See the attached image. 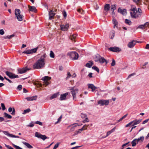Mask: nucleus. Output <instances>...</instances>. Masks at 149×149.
<instances>
[{
  "mask_svg": "<svg viewBox=\"0 0 149 149\" xmlns=\"http://www.w3.org/2000/svg\"><path fill=\"white\" fill-rule=\"evenodd\" d=\"M149 25V23L148 22H146L144 24L141 25H139L138 28L141 29H144L147 27H148Z\"/></svg>",
  "mask_w": 149,
  "mask_h": 149,
  "instance_id": "14",
  "label": "nucleus"
},
{
  "mask_svg": "<svg viewBox=\"0 0 149 149\" xmlns=\"http://www.w3.org/2000/svg\"><path fill=\"white\" fill-rule=\"evenodd\" d=\"M30 69V68H28L26 67H25L23 68L18 69V71L19 73L22 74L26 72L27 71Z\"/></svg>",
  "mask_w": 149,
  "mask_h": 149,
  "instance_id": "11",
  "label": "nucleus"
},
{
  "mask_svg": "<svg viewBox=\"0 0 149 149\" xmlns=\"http://www.w3.org/2000/svg\"><path fill=\"white\" fill-rule=\"evenodd\" d=\"M77 11L81 13V14H83V10H81L80 9H78L77 10Z\"/></svg>",
  "mask_w": 149,
  "mask_h": 149,
  "instance_id": "63",
  "label": "nucleus"
},
{
  "mask_svg": "<svg viewBox=\"0 0 149 149\" xmlns=\"http://www.w3.org/2000/svg\"><path fill=\"white\" fill-rule=\"evenodd\" d=\"M49 19H51L53 18L55 15V13H54L51 10L49 12Z\"/></svg>",
  "mask_w": 149,
  "mask_h": 149,
  "instance_id": "22",
  "label": "nucleus"
},
{
  "mask_svg": "<svg viewBox=\"0 0 149 149\" xmlns=\"http://www.w3.org/2000/svg\"><path fill=\"white\" fill-rule=\"evenodd\" d=\"M50 56L51 58H54V54L52 51H50Z\"/></svg>",
  "mask_w": 149,
  "mask_h": 149,
  "instance_id": "45",
  "label": "nucleus"
},
{
  "mask_svg": "<svg viewBox=\"0 0 149 149\" xmlns=\"http://www.w3.org/2000/svg\"><path fill=\"white\" fill-rule=\"evenodd\" d=\"M132 125V122L131 121V122H130L129 123H128V124L126 125L125 126V127H128L129 126L131 125Z\"/></svg>",
  "mask_w": 149,
  "mask_h": 149,
  "instance_id": "55",
  "label": "nucleus"
},
{
  "mask_svg": "<svg viewBox=\"0 0 149 149\" xmlns=\"http://www.w3.org/2000/svg\"><path fill=\"white\" fill-rule=\"evenodd\" d=\"M16 17L17 18L18 20L19 21H21L23 19V16L21 14L16 16Z\"/></svg>",
  "mask_w": 149,
  "mask_h": 149,
  "instance_id": "31",
  "label": "nucleus"
},
{
  "mask_svg": "<svg viewBox=\"0 0 149 149\" xmlns=\"http://www.w3.org/2000/svg\"><path fill=\"white\" fill-rule=\"evenodd\" d=\"M34 123L38 124L40 125H42V123L40 121H36V122H35Z\"/></svg>",
  "mask_w": 149,
  "mask_h": 149,
  "instance_id": "51",
  "label": "nucleus"
},
{
  "mask_svg": "<svg viewBox=\"0 0 149 149\" xmlns=\"http://www.w3.org/2000/svg\"><path fill=\"white\" fill-rule=\"evenodd\" d=\"M142 119H135V120L132 121V126H133L134 125H137L140 123L142 121Z\"/></svg>",
  "mask_w": 149,
  "mask_h": 149,
  "instance_id": "17",
  "label": "nucleus"
},
{
  "mask_svg": "<svg viewBox=\"0 0 149 149\" xmlns=\"http://www.w3.org/2000/svg\"><path fill=\"white\" fill-rule=\"evenodd\" d=\"M130 10V14L132 18H137L139 17L136 7L132 8Z\"/></svg>",
  "mask_w": 149,
  "mask_h": 149,
  "instance_id": "3",
  "label": "nucleus"
},
{
  "mask_svg": "<svg viewBox=\"0 0 149 149\" xmlns=\"http://www.w3.org/2000/svg\"><path fill=\"white\" fill-rule=\"evenodd\" d=\"M149 120V119L145 120L143 121V122L142 124H145L146 123H147Z\"/></svg>",
  "mask_w": 149,
  "mask_h": 149,
  "instance_id": "60",
  "label": "nucleus"
},
{
  "mask_svg": "<svg viewBox=\"0 0 149 149\" xmlns=\"http://www.w3.org/2000/svg\"><path fill=\"white\" fill-rule=\"evenodd\" d=\"M22 53H24L27 54H31L30 50H28L26 51H25L22 52Z\"/></svg>",
  "mask_w": 149,
  "mask_h": 149,
  "instance_id": "42",
  "label": "nucleus"
},
{
  "mask_svg": "<svg viewBox=\"0 0 149 149\" xmlns=\"http://www.w3.org/2000/svg\"><path fill=\"white\" fill-rule=\"evenodd\" d=\"M125 22L126 24H128L129 25H130L131 24V22L129 20L127 19H126L125 20Z\"/></svg>",
  "mask_w": 149,
  "mask_h": 149,
  "instance_id": "40",
  "label": "nucleus"
},
{
  "mask_svg": "<svg viewBox=\"0 0 149 149\" xmlns=\"http://www.w3.org/2000/svg\"><path fill=\"white\" fill-rule=\"evenodd\" d=\"M92 68L93 69V70L96 71L97 72H99V69L96 66H93L92 67Z\"/></svg>",
  "mask_w": 149,
  "mask_h": 149,
  "instance_id": "43",
  "label": "nucleus"
},
{
  "mask_svg": "<svg viewBox=\"0 0 149 149\" xmlns=\"http://www.w3.org/2000/svg\"><path fill=\"white\" fill-rule=\"evenodd\" d=\"M5 145L6 147L8 149H14L13 148L11 147L9 145H8L6 144H5Z\"/></svg>",
  "mask_w": 149,
  "mask_h": 149,
  "instance_id": "54",
  "label": "nucleus"
},
{
  "mask_svg": "<svg viewBox=\"0 0 149 149\" xmlns=\"http://www.w3.org/2000/svg\"><path fill=\"white\" fill-rule=\"evenodd\" d=\"M112 15L113 18H114L115 16V13L114 12V10H113L112 12Z\"/></svg>",
  "mask_w": 149,
  "mask_h": 149,
  "instance_id": "59",
  "label": "nucleus"
},
{
  "mask_svg": "<svg viewBox=\"0 0 149 149\" xmlns=\"http://www.w3.org/2000/svg\"><path fill=\"white\" fill-rule=\"evenodd\" d=\"M4 115L5 116L8 118L10 119L12 118V116L11 115L8 114L6 113H4Z\"/></svg>",
  "mask_w": 149,
  "mask_h": 149,
  "instance_id": "38",
  "label": "nucleus"
},
{
  "mask_svg": "<svg viewBox=\"0 0 149 149\" xmlns=\"http://www.w3.org/2000/svg\"><path fill=\"white\" fill-rule=\"evenodd\" d=\"M69 26L68 24H66L65 25H60L61 30L63 31H67Z\"/></svg>",
  "mask_w": 149,
  "mask_h": 149,
  "instance_id": "13",
  "label": "nucleus"
},
{
  "mask_svg": "<svg viewBox=\"0 0 149 149\" xmlns=\"http://www.w3.org/2000/svg\"><path fill=\"white\" fill-rule=\"evenodd\" d=\"M110 8V5L109 4H106L104 7V10L106 12L109 10Z\"/></svg>",
  "mask_w": 149,
  "mask_h": 149,
  "instance_id": "30",
  "label": "nucleus"
},
{
  "mask_svg": "<svg viewBox=\"0 0 149 149\" xmlns=\"http://www.w3.org/2000/svg\"><path fill=\"white\" fill-rule=\"evenodd\" d=\"M144 139V137L143 136H141L138 139H136L137 143H138L139 142H142L143 141Z\"/></svg>",
  "mask_w": 149,
  "mask_h": 149,
  "instance_id": "28",
  "label": "nucleus"
},
{
  "mask_svg": "<svg viewBox=\"0 0 149 149\" xmlns=\"http://www.w3.org/2000/svg\"><path fill=\"white\" fill-rule=\"evenodd\" d=\"M68 55L70 56L72 60L77 59L79 57L78 53L75 52H72L68 54Z\"/></svg>",
  "mask_w": 149,
  "mask_h": 149,
  "instance_id": "4",
  "label": "nucleus"
},
{
  "mask_svg": "<svg viewBox=\"0 0 149 149\" xmlns=\"http://www.w3.org/2000/svg\"><path fill=\"white\" fill-rule=\"evenodd\" d=\"M81 146H76L75 147H73L72 148V149H77L79 148Z\"/></svg>",
  "mask_w": 149,
  "mask_h": 149,
  "instance_id": "64",
  "label": "nucleus"
},
{
  "mask_svg": "<svg viewBox=\"0 0 149 149\" xmlns=\"http://www.w3.org/2000/svg\"><path fill=\"white\" fill-rule=\"evenodd\" d=\"M71 92L73 97V100H76V94L79 91L78 88H72L70 89Z\"/></svg>",
  "mask_w": 149,
  "mask_h": 149,
  "instance_id": "6",
  "label": "nucleus"
},
{
  "mask_svg": "<svg viewBox=\"0 0 149 149\" xmlns=\"http://www.w3.org/2000/svg\"><path fill=\"white\" fill-rule=\"evenodd\" d=\"M59 144L60 143H56L54 146L53 149H56V148L58 147Z\"/></svg>",
  "mask_w": 149,
  "mask_h": 149,
  "instance_id": "52",
  "label": "nucleus"
},
{
  "mask_svg": "<svg viewBox=\"0 0 149 149\" xmlns=\"http://www.w3.org/2000/svg\"><path fill=\"white\" fill-rule=\"evenodd\" d=\"M51 78L50 77L48 76H45L43 77L42 80L44 81L43 82V85L46 86L50 84V82L49 81L51 79Z\"/></svg>",
  "mask_w": 149,
  "mask_h": 149,
  "instance_id": "5",
  "label": "nucleus"
},
{
  "mask_svg": "<svg viewBox=\"0 0 149 149\" xmlns=\"http://www.w3.org/2000/svg\"><path fill=\"white\" fill-rule=\"evenodd\" d=\"M88 88L91 89L92 92H93L97 88V87L95 86L94 85L92 84H88Z\"/></svg>",
  "mask_w": 149,
  "mask_h": 149,
  "instance_id": "16",
  "label": "nucleus"
},
{
  "mask_svg": "<svg viewBox=\"0 0 149 149\" xmlns=\"http://www.w3.org/2000/svg\"><path fill=\"white\" fill-rule=\"evenodd\" d=\"M115 31H112L110 33V38L113 39L114 36Z\"/></svg>",
  "mask_w": 149,
  "mask_h": 149,
  "instance_id": "32",
  "label": "nucleus"
},
{
  "mask_svg": "<svg viewBox=\"0 0 149 149\" xmlns=\"http://www.w3.org/2000/svg\"><path fill=\"white\" fill-rule=\"evenodd\" d=\"M31 111L29 109H28L26 110H25L24 111V112L22 113L23 114H25Z\"/></svg>",
  "mask_w": 149,
  "mask_h": 149,
  "instance_id": "41",
  "label": "nucleus"
},
{
  "mask_svg": "<svg viewBox=\"0 0 149 149\" xmlns=\"http://www.w3.org/2000/svg\"><path fill=\"white\" fill-rule=\"evenodd\" d=\"M15 12L16 17L20 15V10L16 9L15 10Z\"/></svg>",
  "mask_w": 149,
  "mask_h": 149,
  "instance_id": "29",
  "label": "nucleus"
},
{
  "mask_svg": "<svg viewBox=\"0 0 149 149\" xmlns=\"http://www.w3.org/2000/svg\"><path fill=\"white\" fill-rule=\"evenodd\" d=\"M47 55L45 54L42 55L34 64L33 68L34 69H40L45 67V64L46 58Z\"/></svg>",
  "mask_w": 149,
  "mask_h": 149,
  "instance_id": "1",
  "label": "nucleus"
},
{
  "mask_svg": "<svg viewBox=\"0 0 149 149\" xmlns=\"http://www.w3.org/2000/svg\"><path fill=\"white\" fill-rule=\"evenodd\" d=\"M94 60L95 62L99 63L101 64L105 63V64H106L108 62L103 57L98 54L94 58Z\"/></svg>",
  "mask_w": 149,
  "mask_h": 149,
  "instance_id": "2",
  "label": "nucleus"
},
{
  "mask_svg": "<svg viewBox=\"0 0 149 149\" xmlns=\"http://www.w3.org/2000/svg\"><path fill=\"white\" fill-rule=\"evenodd\" d=\"M34 125L32 123H30L29 125H28L27 126L28 127H32L34 126Z\"/></svg>",
  "mask_w": 149,
  "mask_h": 149,
  "instance_id": "61",
  "label": "nucleus"
},
{
  "mask_svg": "<svg viewBox=\"0 0 149 149\" xmlns=\"http://www.w3.org/2000/svg\"><path fill=\"white\" fill-rule=\"evenodd\" d=\"M4 33V31L3 29H1L0 30V34L1 35H3Z\"/></svg>",
  "mask_w": 149,
  "mask_h": 149,
  "instance_id": "57",
  "label": "nucleus"
},
{
  "mask_svg": "<svg viewBox=\"0 0 149 149\" xmlns=\"http://www.w3.org/2000/svg\"><path fill=\"white\" fill-rule=\"evenodd\" d=\"M93 64V61H90L86 64V66L87 67L90 68Z\"/></svg>",
  "mask_w": 149,
  "mask_h": 149,
  "instance_id": "25",
  "label": "nucleus"
},
{
  "mask_svg": "<svg viewBox=\"0 0 149 149\" xmlns=\"http://www.w3.org/2000/svg\"><path fill=\"white\" fill-rule=\"evenodd\" d=\"M98 104H100V106L107 105L109 103V100H100L98 101Z\"/></svg>",
  "mask_w": 149,
  "mask_h": 149,
  "instance_id": "7",
  "label": "nucleus"
},
{
  "mask_svg": "<svg viewBox=\"0 0 149 149\" xmlns=\"http://www.w3.org/2000/svg\"><path fill=\"white\" fill-rule=\"evenodd\" d=\"M35 136L38 138L42 139L43 140H44L47 138V137L45 135H42L38 132H36L35 133Z\"/></svg>",
  "mask_w": 149,
  "mask_h": 149,
  "instance_id": "8",
  "label": "nucleus"
},
{
  "mask_svg": "<svg viewBox=\"0 0 149 149\" xmlns=\"http://www.w3.org/2000/svg\"><path fill=\"white\" fill-rule=\"evenodd\" d=\"M14 36V34H12L10 36H5L3 37L5 39H10Z\"/></svg>",
  "mask_w": 149,
  "mask_h": 149,
  "instance_id": "35",
  "label": "nucleus"
},
{
  "mask_svg": "<svg viewBox=\"0 0 149 149\" xmlns=\"http://www.w3.org/2000/svg\"><path fill=\"white\" fill-rule=\"evenodd\" d=\"M60 94L59 92H58L57 93H55L52 95L51 96L49 97V99L50 100H52L54 98H56Z\"/></svg>",
  "mask_w": 149,
  "mask_h": 149,
  "instance_id": "18",
  "label": "nucleus"
},
{
  "mask_svg": "<svg viewBox=\"0 0 149 149\" xmlns=\"http://www.w3.org/2000/svg\"><path fill=\"white\" fill-rule=\"evenodd\" d=\"M68 93L67 92L63 94H61L60 95V97L59 98V100H63L66 99V96L68 95Z\"/></svg>",
  "mask_w": 149,
  "mask_h": 149,
  "instance_id": "15",
  "label": "nucleus"
},
{
  "mask_svg": "<svg viewBox=\"0 0 149 149\" xmlns=\"http://www.w3.org/2000/svg\"><path fill=\"white\" fill-rule=\"evenodd\" d=\"M38 47H37L36 48H35L34 49H31L30 51H31V54H32L33 53H35L36 52L37 49H38Z\"/></svg>",
  "mask_w": 149,
  "mask_h": 149,
  "instance_id": "36",
  "label": "nucleus"
},
{
  "mask_svg": "<svg viewBox=\"0 0 149 149\" xmlns=\"http://www.w3.org/2000/svg\"><path fill=\"white\" fill-rule=\"evenodd\" d=\"M22 143L29 148L31 149L33 148V147L27 143L25 142H22Z\"/></svg>",
  "mask_w": 149,
  "mask_h": 149,
  "instance_id": "27",
  "label": "nucleus"
},
{
  "mask_svg": "<svg viewBox=\"0 0 149 149\" xmlns=\"http://www.w3.org/2000/svg\"><path fill=\"white\" fill-rule=\"evenodd\" d=\"M12 112L11 113V114L13 115H14L15 114V110L14 108H13Z\"/></svg>",
  "mask_w": 149,
  "mask_h": 149,
  "instance_id": "58",
  "label": "nucleus"
},
{
  "mask_svg": "<svg viewBox=\"0 0 149 149\" xmlns=\"http://www.w3.org/2000/svg\"><path fill=\"white\" fill-rule=\"evenodd\" d=\"M62 118V116H61L58 119V120L55 123V124H56L60 122L61 120V119Z\"/></svg>",
  "mask_w": 149,
  "mask_h": 149,
  "instance_id": "47",
  "label": "nucleus"
},
{
  "mask_svg": "<svg viewBox=\"0 0 149 149\" xmlns=\"http://www.w3.org/2000/svg\"><path fill=\"white\" fill-rule=\"evenodd\" d=\"M137 141L136 139H135L132 142V146H135L136 144Z\"/></svg>",
  "mask_w": 149,
  "mask_h": 149,
  "instance_id": "34",
  "label": "nucleus"
},
{
  "mask_svg": "<svg viewBox=\"0 0 149 149\" xmlns=\"http://www.w3.org/2000/svg\"><path fill=\"white\" fill-rule=\"evenodd\" d=\"M67 76L66 77V79H68V78H70V77H71V74H70V72H68L67 73Z\"/></svg>",
  "mask_w": 149,
  "mask_h": 149,
  "instance_id": "53",
  "label": "nucleus"
},
{
  "mask_svg": "<svg viewBox=\"0 0 149 149\" xmlns=\"http://www.w3.org/2000/svg\"><path fill=\"white\" fill-rule=\"evenodd\" d=\"M116 64L115 61L113 59L112 60V63H111V65L112 66H114Z\"/></svg>",
  "mask_w": 149,
  "mask_h": 149,
  "instance_id": "56",
  "label": "nucleus"
},
{
  "mask_svg": "<svg viewBox=\"0 0 149 149\" xmlns=\"http://www.w3.org/2000/svg\"><path fill=\"white\" fill-rule=\"evenodd\" d=\"M6 73L10 78L13 79L19 77L18 75H15L11 72H10L8 71H6Z\"/></svg>",
  "mask_w": 149,
  "mask_h": 149,
  "instance_id": "9",
  "label": "nucleus"
},
{
  "mask_svg": "<svg viewBox=\"0 0 149 149\" xmlns=\"http://www.w3.org/2000/svg\"><path fill=\"white\" fill-rule=\"evenodd\" d=\"M1 105L2 108V110L3 111L5 110L6 108L4 105V104L3 103H1Z\"/></svg>",
  "mask_w": 149,
  "mask_h": 149,
  "instance_id": "48",
  "label": "nucleus"
},
{
  "mask_svg": "<svg viewBox=\"0 0 149 149\" xmlns=\"http://www.w3.org/2000/svg\"><path fill=\"white\" fill-rule=\"evenodd\" d=\"M137 42V41L135 40H133L129 42L127 44L128 47L130 48H132L136 44Z\"/></svg>",
  "mask_w": 149,
  "mask_h": 149,
  "instance_id": "12",
  "label": "nucleus"
},
{
  "mask_svg": "<svg viewBox=\"0 0 149 149\" xmlns=\"http://www.w3.org/2000/svg\"><path fill=\"white\" fill-rule=\"evenodd\" d=\"M3 132L5 135L8 136H9L10 137H12V136L13 134L9 133L8 131H3Z\"/></svg>",
  "mask_w": 149,
  "mask_h": 149,
  "instance_id": "33",
  "label": "nucleus"
},
{
  "mask_svg": "<svg viewBox=\"0 0 149 149\" xmlns=\"http://www.w3.org/2000/svg\"><path fill=\"white\" fill-rule=\"evenodd\" d=\"M13 146L16 149H23L21 148L20 147L18 146L17 145H16L14 144H13Z\"/></svg>",
  "mask_w": 149,
  "mask_h": 149,
  "instance_id": "46",
  "label": "nucleus"
},
{
  "mask_svg": "<svg viewBox=\"0 0 149 149\" xmlns=\"http://www.w3.org/2000/svg\"><path fill=\"white\" fill-rule=\"evenodd\" d=\"M118 11L119 13H120L124 15H126L127 13L126 10L125 9L122 10L121 9L119 8L118 9Z\"/></svg>",
  "mask_w": 149,
  "mask_h": 149,
  "instance_id": "19",
  "label": "nucleus"
},
{
  "mask_svg": "<svg viewBox=\"0 0 149 149\" xmlns=\"http://www.w3.org/2000/svg\"><path fill=\"white\" fill-rule=\"evenodd\" d=\"M137 12L139 14L138 15H139V17H141L142 13V10L140 8H138Z\"/></svg>",
  "mask_w": 149,
  "mask_h": 149,
  "instance_id": "39",
  "label": "nucleus"
},
{
  "mask_svg": "<svg viewBox=\"0 0 149 149\" xmlns=\"http://www.w3.org/2000/svg\"><path fill=\"white\" fill-rule=\"evenodd\" d=\"M22 88V86L21 85H19L17 87V89L20 90Z\"/></svg>",
  "mask_w": 149,
  "mask_h": 149,
  "instance_id": "62",
  "label": "nucleus"
},
{
  "mask_svg": "<svg viewBox=\"0 0 149 149\" xmlns=\"http://www.w3.org/2000/svg\"><path fill=\"white\" fill-rule=\"evenodd\" d=\"M109 50L113 52H118L121 51V49L117 47H112L109 48Z\"/></svg>",
  "mask_w": 149,
  "mask_h": 149,
  "instance_id": "10",
  "label": "nucleus"
},
{
  "mask_svg": "<svg viewBox=\"0 0 149 149\" xmlns=\"http://www.w3.org/2000/svg\"><path fill=\"white\" fill-rule=\"evenodd\" d=\"M112 22L113 26V28H115L116 27L117 28L118 25V22L117 20L115 18H113L112 20Z\"/></svg>",
  "mask_w": 149,
  "mask_h": 149,
  "instance_id": "21",
  "label": "nucleus"
},
{
  "mask_svg": "<svg viewBox=\"0 0 149 149\" xmlns=\"http://www.w3.org/2000/svg\"><path fill=\"white\" fill-rule=\"evenodd\" d=\"M116 129V127H114L113 128L112 130H111L107 132V135L106 136V137H107L109 135L111 134V133L114 132L115 129Z\"/></svg>",
  "mask_w": 149,
  "mask_h": 149,
  "instance_id": "24",
  "label": "nucleus"
},
{
  "mask_svg": "<svg viewBox=\"0 0 149 149\" xmlns=\"http://www.w3.org/2000/svg\"><path fill=\"white\" fill-rule=\"evenodd\" d=\"M28 7L29 8V10L30 11L35 12L36 11V8L34 6H28Z\"/></svg>",
  "mask_w": 149,
  "mask_h": 149,
  "instance_id": "26",
  "label": "nucleus"
},
{
  "mask_svg": "<svg viewBox=\"0 0 149 149\" xmlns=\"http://www.w3.org/2000/svg\"><path fill=\"white\" fill-rule=\"evenodd\" d=\"M76 37V35H72L70 36V38L71 40L73 41Z\"/></svg>",
  "mask_w": 149,
  "mask_h": 149,
  "instance_id": "37",
  "label": "nucleus"
},
{
  "mask_svg": "<svg viewBox=\"0 0 149 149\" xmlns=\"http://www.w3.org/2000/svg\"><path fill=\"white\" fill-rule=\"evenodd\" d=\"M85 119L82 122L84 123H86V122H88L89 121V120L88 118L87 117L86 118H85Z\"/></svg>",
  "mask_w": 149,
  "mask_h": 149,
  "instance_id": "50",
  "label": "nucleus"
},
{
  "mask_svg": "<svg viewBox=\"0 0 149 149\" xmlns=\"http://www.w3.org/2000/svg\"><path fill=\"white\" fill-rule=\"evenodd\" d=\"M37 98V96H35L26 97V99L28 101H33L36 100Z\"/></svg>",
  "mask_w": 149,
  "mask_h": 149,
  "instance_id": "20",
  "label": "nucleus"
},
{
  "mask_svg": "<svg viewBox=\"0 0 149 149\" xmlns=\"http://www.w3.org/2000/svg\"><path fill=\"white\" fill-rule=\"evenodd\" d=\"M111 10H114L116 9V5H112L111 6Z\"/></svg>",
  "mask_w": 149,
  "mask_h": 149,
  "instance_id": "44",
  "label": "nucleus"
},
{
  "mask_svg": "<svg viewBox=\"0 0 149 149\" xmlns=\"http://www.w3.org/2000/svg\"><path fill=\"white\" fill-rule=\"evenodd\" d=\"M75 125L73 126H72L71 127V129H70V132H73V131H74V130L75 127H76L77 126H80V125H79L77 123H75V124H74L71 125L69 126V127H71V126H72V125Z\"/></svg>",
  "mask_w": 149,
  "mask_h": 149,
  "instance_id": "23",
  "label": "nucleus"
},
{
  "mask_svg": "<svg viewBox=\"0 0 149 149\" xmlns=\"http://www.w3.org/2000/svg\"><path fill=\"white\" fill-rule=\"evenodd\" d=\"M81 118H85L87 117V116L86 114H84V113H81Z\"/></svg>",
  "mask_w": 149,
  "mask_h": 149,
  "instance_id": "49",
  "label": "nucleus"
}]
</instances>
